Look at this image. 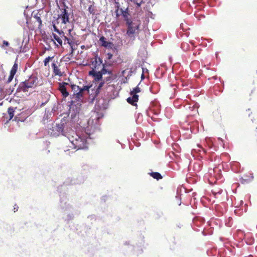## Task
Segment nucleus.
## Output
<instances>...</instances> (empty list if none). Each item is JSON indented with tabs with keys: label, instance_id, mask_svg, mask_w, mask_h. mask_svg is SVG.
Listing matches in <instances>:
<instances>
[{
	"label": "nucleus",
	"instance_id": "nucleus-34",
	"mask_svg": "<svg viewBox=\"0 0 257 257\" xmlns=\"http://www.w3.org/2000/svg\"><path fill=\"white\" fill-rule=\"evenodd\" d=\"M108 58L109 59H110L112 57V54H108Z\"/></svg>",
	"mask_w": 257,
	"mask_h": 257
},
{
	"label": "nucleus",
	"instance_id": "nucleus-8",
	"mask_svg": "<svg viewBox=\"0 0 257 257\" xmlns=\"http://www.w3.org/2000/svg\"><path fill=\"white\" fill-rule=\"evenodd\" d=\"M68 85L69 84L66 82H62L59 84V90L61 91L63 96L65 98L69 95V93L66 87V86Z\"/></svg>",
	"mask_w": 257,
	"mask_h": 257
},
{
	"label": "nucleus",
	"instance_id": "nucleus-29",
	"mask_svg": "<svg viewBox=\"0 0 257 257\" xmlns=\"http://www.w3.org/2000/svg\"><path fill=\"white\" fill-rule=\"evenodd\" d=\"M14 74H12V73H10V75L9 77V78L7 80V83H10L14 78Z\"/></svg>",
	"mask_w": 257,
	"mask_h": 257
},
{
	"label": "nucleus",
	"instance_id": "nucleus-6",
	"mask_svg": "<svg viewBox=\"0 0 257 257\" xmlns=\"http://www.w3.org/2000/svg\"><path fill=\"white\" fill-rule=\"evenodd\" d=\"M58 19H60L63 24L69 23V14L66 9L63 10L61 14L58 15Z\"/></svg>",
	"mask_w": 257,
	"mask_h": 257
},
{
	"label": "nucleus",
	"instance_id": "nucleus-38",
	"mask_svg": "<svg viewBox=\"0 0 257 257\" xmlns=\"http://www.w3.org/2000/svg\"><path fill=\"white\" fill-rule=\"evenodd\" d=\"M218 139H219V140L222 141V139H220V138H218Z\"/></svg>",
	"mask_w": 257,
	"mask_h": 257
},
{
	"label": "nucleus",
	"instance_id": "nucleus-13",
	"mask_svg": "<svg viewBox=\"0 0 257 257\" xmlns=\"http://www.w3.org/2000/svg\"><path fill=\"white\" fill-rule=\"evenodd\" d=\"M84 181V178L82 176H79L77 178H73L70 184L72 185L79 184L83 183Z\"/></svg>",
	"mask_w": 257,
	"mask_h": 257
},
{
	"label": "nucleus",
	"instance_id": "nucleus-39",
	"mask_svg": "<svg viewBox=\"0 0 257 257\" xmlns=\"http://www.w3.org/2000/svg\"><path fill=\"white\" fill-rule=\"evenodd\" d=\"M128 244H129V243H128ZM125 244H127V242H126L125 243Z\"/></svg>",
	"mask_w": 257,
	"mask_h": 257
},
{
	"label": "nucleus",
	"instance_id": "nucleus-4",
	"mask_svg": "<svg viewBox=\"0 0 257 257\" xmlns=\"http://www.w3.org/2000/svg\"><path fill=\"white\" fill-rule=\"evenodd\" d=\"M140 91L141 89L138 86L134 88L133 90L130 93L132 96L127 98V102L133 105H137L136 102L139 99V95H137V93Z\"/></svg>",
	"mask_w": 257,
	"mask_h": 257
},
{
	"label": "nucleus",
	"instance_id": "nucleus-27",
	"mask_svg": "<svg viewBox=\"0 0 257 257\" xmlns=\"http://www.w3.org/2000/svg\"><path fill=\"white\" fill-rule=\"evenodd\" d=\"M53 25V29H54V31L56 32H57L58 34H59V33H61V32H63L61 30H59L57 27L56 26H55V24L54 23V22H52Z\"/></svg>",
	"mask_w": 257,
	"mask_h": 257
},
{
	"label": "nucleus",
	"instance_id": "nucleus-31",
	"mask_svg": "<svg viewBox=\"0 0 257 257\" xmlns=\"http://www.w3.org/2000/svg\"><path fill=\"white\" fill-rule=\"evenodd\" d=\"M3 45L6 46H9V43L7 41H3Z\"/></svg>",
	"mask_w": 257,
	"mask_h": 257
},
{
	"label": "nucleus",
	"instance_id": "nucleus-24",
	"mask_svg": "<svg viewBox=\"0 0 257 257\" xmlns=\"http://www.w3.org/2000/svg\"><path fill=\"white\" fill-rule=\"evenodd\" d=\"M72 45H69L71 48V52L70 53V55H73V53L74 52L75 50L76 49V48L75 46L74 42L71 43Z\"/></svg>",
	"mask_w": 257,
	"mask_h": 257
},
{
	"label": "nucleus",
	"instance_id": "nucleus-19",
	"mask_svg": "<svg viewBox=\"0 0 257 257\" xmlns=\"http://www.w3.org/2000/svg\"><path fill=\"white\" fill-rule=\"evenodd\" d=\"M132 3L136 5L137 8L141 7L143 3L145 2V0H129Z\"/></svg>",
	"mask_w": 257,
	"mask_h": 257
},
{
	"label": "nucleus",
	"instance_id": "nucleus-26",
	"mask_svg": "<svg viewBox=\"0 0 257 257\" xmlns=\"http://www.w3.org/2000/svg\"><path fill=\"white\" fill-rule=\"evenodd\" d=\"M53 58V57H51L49 56L46 58L44 61V65L45 66H47L48 65L50 60H51Z\"/></svg>",
	"mask_w": 257,
	"mask_h": 257
},
{
	"label": "nucleus",
	"instance_id": "nucleus-23",
	"mask_svg": "<svg viewBox=\"0 0 257 257\" xmlns=\"http://www.w3.org/2000/svg\"><path fill=\"white\" fill-rule=\"evenodd\" d=\"M17 69H18V64L16 63H15L11 70L10 73L15 75V74L16 73Z\"/></svg>",
	"mask_w": 257,
	"mask_h": 257
},
{
	"label": "nucleus",
	"instance_id": "nucleus-25",
	"mask_svg": "<svg viewBox=\"0 0 257 257\" xmlns=\"http://www.w3.org/2000/svg\"><path fill=\"white\" fill-rule=\"evenodd\" d=\"M114 79L113 75L111 76L109 75V76L106 77L104 78L103 81L105 82H111Z\"/></svg>",
	"mask_w": 257,
	"mask_h": 257
},
{
	"label": "nucleus",
	"instance_id": "nucleus-11",
	"mask_svg": "<svg viewBox=\"0 0 257 257\" xmlns=\"http://www.w3.org/2000/svg\"><path fill=\"white\" fill-rule=\"evenodd\" d=\"M253 179L252 173H249L248 175H245L241 178V182L243 184L248 183L251 182Z\"/></svg>",
	"mask_w": 257,
	"mask_h": 257
},
{
	"label": "nucleus",
	"instance_id": "nucleus-35",
	"mask_svg": "<svg viewBox=\"0 0 257 257\" xmlns=\"http://www.w3.org/2000/svg\"><path fill=\"white\" fill-rule=\"evenodd\" d=\"M38 21L40 22V24H41V20L39 17L38 18Z\"/></svg>",
	"mask_w": 257,
	"mask_h": 257
},
{
	"label": "nucleus",
	"instance_id": "nucleus-17",
	"mask_svg": "<svg viewBox=\"0 0 257 257\" xmlns=\"http://www.w3.org/2000/svg\"><path fill=\"white\" fill-rule=\"evenodd\" d=\"M99 41L101 43V46L104 47H109L110 46V44H111L110 42L106 41L105 38L103 36H101L99 38Z\"/></svg>",
	"mask_w": 257,
	"mask_h": 257
},
{
	"label": "nucleus",
	"instance_id": "nucleus-9",
	"mask_svg": "<svg viewBox=\"0 0 257 257\" xmlns=\"http://www.w3.org/2000/svg\"><path fill=\"white\" fill-rule=\"evenodd\" d=\"M53 38L56 40L58 43L62 46L63 43V38H65V34L63 32H61L58 35L53 33Z\"/></svg>",
	"mask_w": 257,
	"mask_h": 257
},
{
	"label": "nucleus",
	"instance_id": "nucleus-16",
	"mask_svg": "<svg viewBox=\"0 0 257 257\" xmlns=\"http://www.w3.org/2000/svg\"><path fill=\"white\" fill-rule=\"evenodd\" d=\"M104 84V82L103 81L102 82H101L99 85L97 86V88L95 90L92 89V91H94V92L93 94V97H96L100 92V90L101 89L102 87Z\"/></svg>",
	"mask_w": 257,
	"mask_h": 257
},
{
	"label": "nucleus",
	"instance_id": "nucleus-1",
	"mask_svg": "<svg viewBox=\"0 0 257 257\" xmlns=\"http://www.w3.org/2000/svg\"><path fill=\"white\" fill-rule=\"evenodd\" d=\"M102 113L94 111L87 121V126L82 131H74L72 127L75 125L72 120L64 117L60 121L53 123L51 127L49 128L48 133L52 136L57 137L60 135L67 138L73 149H84L87 148V139L90 137L96 131L99 130L100 125L99 120L103 117Z\"/></svg>",
	"mask_w": 257,
	"mask_h": 257
},
{
	"label": "nucleus",
	"instance_id": "nucleus-2",
	"mask_svg": "<svg viewBox=\"0 0 257 257\" xmlns=\"http://www.w3.org/2000/svg\"><path fill=\"white\" fill-rule=\"evenodd\" d=\"M43 83L41 78L32 75L25 81L20 83L18 89L23 92L28 91L29 88H35L38 85H41Z\"/></svg>",
	"mask_w": 257,
	"mask_h": 257
},
{
	"label": "nucleus",
	"instance_id": "nucleus-22",
	"mask_svg": "<svg viewBox=\"0 0 257 257\" xmlns=\"http://www.w3.org/2000/svg\"><path fill=\"white\" fill-rule=\"evenodd\" d=\"M63 42H64V44H68L69 45H72L71 43L73 42L70 39L68 38L65 35V38H63Z\"/></svg>",
	"mask_w": 257,
	"mask_h": 257
},
{
	"label": "nucleus",
	"instance_id": "nucleus-37",
	"mask_svg": "<svg viewBox=\"0 0 257 257\" xmlns=\"http://www.w3.org/2000/svg\"><path fill=\"white\" fill-rule=\"evenodd\" d=\"M47 118V116H46V115H45L44 116V119H45V118Z\"/></svg>",
	"mask_w": 257,
	"mask_h": 257
},
{
	"label": "nucleus",
	"instance_id": "nucleus-18",
	"mask_svg": "<svg viewBox=\"0 0 257 257\" xmlns=\"http://www.w3.org/2000/svg\"><path fill=\"white\" fill-rule=\"evenodd\" d=\"M101 72L102 75H105L106 74H108L109 75L113 76V72L111 70L107 69L105 67V64H103V68L101 70Z\"/></svg>",
	"mask_w": 257,
	"mask_h": 257
},
{
	"label": "nucleus",
	"instance_id": "nucleus-10",
	"mask_svg": "<svg viewBox=\"0 0 257 257\" xmlns=\"http://www.w3.org/2000/svg\"><path fill=\"white\" fill-rule=\"evenodd\" d=\"M29 41V38L27 35H24L23 40L22 42V45L24 44V46L22 47V46L21 47V51L23 52H26L29 49L28 47L27 46V45L28 44Z\"/></svg>",
	"mask_w": 257,
	"mask_h": 257
},
{
	"label": "nucleus",
	"instance_id": "nucleus-15",
	"mask_svg": "<svg viewBox=\"0 0 257 257\" xmlns=\"http://www.w3.org/2000/svg\"><path fill=\"white\" fill-rule=\"evenodd\" d=\"M52 67L53 69V72L55 75H58L59 76L62 75V72H61L58 67L57 66L56 64L53 63L52 64Z\"/></svg>",
	"mask_w": 257,
	"mask_h": 257
},
{
	"label": "nucleus",
	"instance_id": "nucleus-40",
	"mask_svg": "<svg viewBox=\"0 0 257 257\" xmlns=\"http://www.w3.org/2000/svg\"><path fill=\"white\" fill-rule=\"evenodd\" d=\"M83 47H84V46H81V48H83Z\"/></svg>",
	"mask_w": 257,
	"mask_h": 257
},
{
	"label": "nucleus",
	"instance_id": "nucleus-7",
	"mask_svg": "<svg viewBox=\"0 0 257 257\" xmlns=\"http://www.w3.org/2000/svg\"><path fill=\"white\" fill-rule=\"evenodd\" d=\"M89 75L92 76L96 81L101 80L103 75L101 71H96L94 69L89 71Z\"/></svg>",
	"mask_w": 257,
	"mask_h": 257
},
{
	"label": "nucleus",
	"instance_id": "nucleus-21",
	"mask_svg": "<svg viewBox=\"0 0 257 257\" xmlns=\"http://www.w3.org/2000/svg\"><path fill=\"white\" fill-rule=\"evenodd\" d=\"M8 113L9 114V116H10V120L12 119V118L14 117V108L12 107H9L8 108Z\"/></svg>",
	"mask_w": 257,
	"mask_h": 257
},
{
	"label": "nucleus",
	"instance_id": "nucleus-5",
	"mask_svg": "<svg viewBox=\"0 0 257 257\" xmlns=\"http://www.w3.org/2000/svg\"><path fill=\"white\" fill-rule=\"evenodd\" d=\"M138 28L139 26L138 25L132 23L128 24L126 34L132 40H134L135 39L134 34L136 33Z\"/></svg>",
	"mask_w": 257,
	"mask_h": 257
},
{
	"label": "nucleus",
	"instance_id": "nucleus-33",
	"mask_svg": "<svg viewBox=\"0 0 257 257\" xmlns=\"http://www.w3.org/2000/svg\"><path fill=\"white\" fill-rule=\"evenodd\" d=\"M144 78H145V75H144V73H143L142 75H141V79L143 80V79H144Z\"/></svg>",
	"mask_w": 257,
	"mask_h": 257
},
{
	"label": "nucleus",
	"instance_id": "nucleus-14",
	"mask_svg": "<svg viewBox=\"0 0 257 257\" xmlns=\"http://www.w3.org/2000/svg\"><path fill=\"white\" fill-rule=\"evenodd\" d=\"M92 85L88 86L86 85L83 86V87H80V90L77 93L78 96H80L81 98L83 96L84 91H88L89 92V89L92 87Z\"/></svg>",
	"mask_w": 257,
	"mask_h": 257
},
{
	"label": "nucleus",
	"instance_id": "nucleus-30",
	"mask_svg": "<svg viewBox=\"0 0 257 257\" xmlns=\"http://www.w3.org/2000/svg\"><path fill=\"white\" fill-rule=\"evenodd\" d=\"M195 169L197 171H199L200 170V166L198 164H195L194 166Z\"/></svg>",
	"mask_w": 257,
	"mask_h": 257
},
{
	"label": "nucleus",
	"instance_id": "nucleus-3",
	"mask_svg": "<svg viewBox=\"0 0 257 257\" xmlns=\"http://www.w3.org/2000/svg\"><path fill=\"white\" fill-rule=\"evenodd\" d=\"M60 206L61 213L63 214V219L67 222L73 219L74 215L72 213V208L67 203L66 198H61Z\"/></svg>",
	"mask_w": 257,
	"mask_h": 257
},
{
	"label": "nucleus",
	"instance_id": "nucleus-28",
	"mask_svg": "<svg viewBox=\"0 0 257 257\" xmlns=\"http://www.w3.org/2000/svg\"><path fill=\"white\" fill-rule=\"evenodd\" d=\"M98 62H99L100 63H102V60L100 58H95V60L92 62V64H93L94 63L95 64L97 63Z\"/></svg>",
	"mask_w": 257,
	"mask_h": 257
},
{
	"label": "nucleus",
	"instance_id": "nucleus-12",
	"mask_svg": "<svg viewBox=\"0 0 257 257\" xmlns=\"http://www.w3.org/2000/svg\"><path fill=\"white\" fill-rule=\"evenodd\" d=\"M71 87L73 91V96L78 100L81 98L80 96H78L77 94L80 90V87L75 84H71Z\"/></svg>",
	"mask_w": 257,
	"mask_h": 257
},
{
	"label": "nucleus",
	"instance_id": "nucleus-20",
	"mask_svg": "<svg viewBox=\"0 0 257 257\" xmlns=\"http://www.w3.org/2000/svg\"><path fill=\"white\" fill-rule=\"evenodd\" d=\"M150 175L154 179L159 180L162 178V175L158 172H152L150 173Z\"/></svg>",
	"mask_w": 257,
	"mask_h": 257
},
{
	"label": "nucleus",
	"instance_id": "nucleus-36",
	"mask_svg": "<svg viewBox=\"0 0 257 257\" xmlns=\"http://www.w3.org/2000/svg\"><path fill=\"white\" fill-rule=\"evenodd\" d=\"M215 55H216V57L217 58V57H218V53L217 52L216 53Z\"/></svg>",
	"mask_w": 257,
	"mask_h": 257
},
{
	"label": "nucleus",
	"instance_id": "nucleus-41",
	"mask_svg": "<svg viewBox=\"0 0 257 257\" xmlns=\"http://www.w3.org/2000/svg\"><path fill=\"white\" fill-rule=\"evenodd\" d=\"M256 129H257V127H256Z\"/></svg>",
	"mask_w": 257,
	"mask_h": 257
},
{
	"label": "nucleus",
	"instance_id": "nucleus-32",
	"mask_svg": "<svg viewBox=\"0 0 257 257\" xmlns=\"http://www.w3.org/2000/svg\"><path fill=\"white\" fill-rule=\"evenodd\" d=\"M206 143L208 144V145H210V144H212V140L210 139H206Z\"/></svg>",
	"mask_w": 257,
	"mask_h": 257
}]
</instances>
